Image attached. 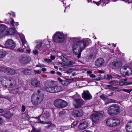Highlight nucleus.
I'll return each mask as SVG.
<instances>
[{"mask_svg":"<svg viewBox=\"0 0 132 132\" xmlns=\"http://www.w3.org/2000/svg\"><path fill=\"white\" fill-rule=\"evenodd\" d=\"M65 113V111H64L60 112L59 113V117L62 116Z\"/></svg>","mask_w":132,"mask_h":132,"instance_id":"36","label":"nucleus"},{"mask_svg":"<svg viewBox=\"0 0 132 132\" xmlns=\"http://www.w3.org/2000/svg\"><path fill=\"white\" fill-rule=\"evenodd\" d=\"M87 73L88 74H90V75L92 74V72L90 71L89 70L87 71Z\"/></svg>","mask_w":132,"mask_h":132,"instance_id":"61","label":"nucleus"},{"mask_svg":"<svg viewBox=\"0 0 132 132\" xmlns=\"http://www.w3.org/2000/svg\"><path fill=\"white\" fill-rule=\"evenodd\" d=\"M5 122L4 120L0 117V125H2Z\"/></svg>","mask_w":132,"mask_h":132,"instance_id":"42","label":"nucleus"},{"mask_svg":"<svg viewBox=\"0 0 132 132\" xmlns=\"http://www.w3.org/2000/svg\"><path fill=\"white\" fill-rule=\"evenodd\" d=\"M105 63L103 59L100 58L97 59L95 62V64L96 66L100 67L103 65Z\"/></svg>","mask_w":132,"mask_h":132,"instance_id":"16","label":"nucleus"},{"mask_svg":"<svg viewBox=\"0 0 132 132\" xmlns=\"http://www.w3.org/2000/svg\"><path fill=\"white\" fill-rule=\"evenodd\" d=\"M50 114L48 113H44L42 115V118L43 120H46L47 119L49 116Z\"/></svg>","mask_w":132,"mask_h":132,"instance_id":"29","label":"nucleus"},{"mask_svg":"<svg viewBox=\"0 0 132 132\" xmlns=\"http://www.w3.org/2000/svg\"><path fill=\"white\" fill-rule=\"evenodd\" d=\"M1 81L2 82H9L10 81L13 82V79H9L5 77H2L0 78Z\"/></svg>","mask_w":132,"mask_h":132,"instance_id":"23","label":"nucleus"},{"mask_svg":"<svg viewBox=\"0 0 132 132\" xmlns=\"http://www.w3.org/2000/svg\"><path fill=\"white\" fill-rule=\"evenodd\" d=\"M19 35L22 42H24L26 40L24 35L21 33L19 34Z\"/></svg>","mask_w":132,"mask_h":132,"instance_id":"33","label":"nucleus"},{"mask_svg":"<svg viewBox=\"0 0 132 132\" xmlns=\"http://www.w3.org/2000/svg\"><path fill=\"white\" fill-rule=\"evenodd\" d=\"M50 41L48 40H45L43 42V44L45 45V46H44L45 48H48L50 47L51 45H50Z\"/></svg>","mask_w":132,"mask_h":132,"instance_id":"27","label":"nucleus"},{"mask_svg":"<svg viewBox=\"0 0 132 132\" xmlns=\"http://www.w3.org/2000/svg\"><path fill=\"white\" fill-rule=\"evenodd\" d=\"M106 0H101L100 1L98 2H96L93 1L94 3L96 4L98 6L100 4L102 6H104L105 5L106 3H108L106 2Z\"/></svg>","mask_w":132,"mask_h":132,"instance_id":"21","label":"nucleus"},{"mask_svg":"<svg viewBox=\"0 0 132 132\" xmlns=\"http://www.w3.org/2000/svg\"><path fill=\"white\" fill-rule=\"evenodd\" d=\"M120 72L123 76H129L131 74L132 70L131 68L129 67L125 66L120 68Z\"/></svg>","mask_w":132,"mask_h":132,"instance_id":"7","label":"nucleus"},{"mask_svg":"<svg viewBox=\"0 0 132 132\" xmlns=\"http://www.w3.org/2000/svg\"><path fill=\"white\" fill-rule=\"evenodd\" d=\"M82 97L85 100H89L92 98V96L89 91H84L82 94Z\"/></svg>","mask_w":132,"mask_h":132,"instance_id":"14","label":"nucleus"},{"mask_svg":"<svg viewBox=\"0 0 132 132\" xmlns=\"http://www.w3.org/2000/svg\"><path fill=\"white\" fill-rule=\"evenodd\" d=\"M72 1V0H71ZM69 0H63V3L64 4L65 3V4L66 5V4L67 3L68 4H69V5H70L69 4V3H68Z\"/></svg>","mask_w":132,"mask_h":132,"instance_id":"50","label":"nucleus"},{"mask_svg":"<svg viewBox=\"0 0 132 132\" xmlns=\"http://www.w3.org/2000/svg\"><path fill=\"white\" fill-rule=\"evenodd\" d=\"M37 49L35 48L34 50L33 51V53L35 55H37L38 54V52Z\"/></svg>","mask_w":132,"mask_h":132,"instance_id":"39","label":"nucleus"},{"mask_svg":"<svg viewBox=\"0 0 132 132\" xmlns=\"http://www.w3.org/2000/svg\"><path fill=\"white\" fill-rule=\"evenodd\" d=\"M98 73H104V71L103 70H98Z\"/></svg>","mask_w":132,"mask_h":132,"instance_id":"56","label":"nucleus"},{"mask_svg":"<svg viewBox=\"0 0 132 132\" xmlns=\"http://www.w3.org/2000/svg\"><path fill=\"white\" fill-rule=\"evenodd\" d=\"M41 130L40 128L36 129L34 127H33L31 132H40Z\"/></svg>","mask_w":132,"mask_h":132,"instance_id":"34","label":"nucleus"},{"mask_svg":"<svg viewBox=\"0 0 132 132\" xmlns=\"http://www.w3.org/2000/svg\"><path fill=\"white\" fill-rule=\"evenodd\" d=\"M22 109L21 110V111L22 112H24L26 108V106L24 105H22Z\"/></svg>","mask_w":132,"mask_h":132,"instance_id":"46","label":"nucleus"},{"mask_svg":"<svg viewBox=\"0 0 132 132\" xmlns=\"http://www.w3.org/2000/svg\"><path fill=\"white\" fill-rule=\"evenodd\" d=\"M37 67H43L45 66V65L43 64H39L38 65H37Z\"/></svg>","mask_w":132,"mask_h":132,"instance_id":"52","label":"nucleus"},{"mask_svg":"<svg viewBox=\"0 0 132 132\" xmlns=\"http://www.w3.org/2000/svg\"><path fill=\"white\" fill-rule=\"evenodd\" d=\"M120 109L118 104H113L108 109V112L111 116H113L120 113Z\"/></svg>","mask_w":132,"mask_h":132,"instance_id":"4","label":"nucleus"},{"mask_svg":"<svg viewBox=\"0 0 132 132\" xmlns=\"http://www.w3.org/2000/svg\"><path fill=\"white\" fill-rule=\"evenodd\" d=\"M84 103V101L82 99H76L74 101L73 105L76 108H78L82 106Z\"/></svg>","mask_w":132,"mask_h":132,"instance_id":"11","label":"nucleus"},{"mask_svg":"<svg viewBox=\"0 0 132 132\" xmlns=\"http://www.w3.org/2000/svg\"><path fill=\"white\" fill-rule=\"evenodd\" d=\"M46 69L44 68H42V70L43 71H46Z\"/></svg>","mask_w":132,"mask_h":132,"instance_id":"64","label":"nucleus"},{"mask_svg":"<svg viewBox=\"0 0 132 132\" xmlns=\"http://www.w3.org/2000/svg\"><path fill=\"white\" fill-rule=\"evenodd\" d=\"M112 78V76L110 75H107V77L106 78V79L108 80H110Z\"/></svg>","mask_w":132,"mask_h":132,"instance_id":"47","label":"nucleus"},{"mask_svg":"<svg viewBox=\"0 0 132 132\" xmlns=\"http://www.w3.org/2000/svg\"><path fill=\"white\" fill-rule=\"evenodd\" d=\"M100 98L103 99L105 101H106L107 99V98L105 97L103 94H102L100 96Z\"/></svg>","mask_w":132,"mask_h":132,"instance_id":"41","label":"nucleus"},{"mask_svg":"<svg viewBox=\"0 0 132 132\" xmlns=\"http://www.w3.org/2000/svg\"><path fill=\"white\" fill-rule=\"evenodd\" d=\"M102 114L99 112H96L91 115L90 116L92 121L96 123L98 122L103 117Z\"/></svg>","mask_w":132,"mask_h":132,"instance_id":"8","label":"nucleus"},{"mask_svg":"<svg viewBox=\"0 0 132 132\" xmlns=\"http://www.w3.org/2000/svg\"><path fill=\"white\" fill-rule=\"evenodd\" d=\"M10 14V15H12V16H13L14 17L15 16V13H14V12H11L10 13H9L8 14H7V15H8V14Z\"/></svg>","mask_w":132,"mask_h":132,"instance_id":"49","label":"nucleus"},{"mask_svg":"<svg viewBox=\"0 0 132 132\" xmlns=\"http://www.w3.org/2000/svg\"><path fill=\"white\" fill-rule=\"evenodd\" d=\"M69 83H61V84L62 86H67Z\"/></svg>","mask_w":132,"mask_h":132,"instance_id":"57","label":"nucleus"},{"mask_svg":"<svg viewBox=\"0 0 132 132\" xmlns=\"http://www.w3.org/2000/svg\"><path fill=\"white\" fill-rule=\"evenodd\" d=\"M61 57L62 60L64 62H67V60L66 57H64L63 56H62Z\"/></svg>","mask_w":132,"mask_h":132,"instance_id":"45","label":"nucleus"},{"mask_svg":"<svg viewBox=\"0 0 132 132\" xmlns=\"http://www.w3.org/2000/svg\"><path fill=\"white\" fill-rule=\"evenodd\" d=\"M5 46L6 48L12 49L15 47V43L12 40L9 39L6 41Z\"/></svg>","mask_w":132,"mask_h":132,"instance_id":"10","label":"nucleus"},{"mask_svg":"<svg viewBox=\"0 0 132 132\" xmlns=\"http://www.w3.org/2000/svg\"><path fill=\"white\" fill-rule=\"evenodd\" d=\"M73 62L72 61H70L69 62V65H72L73 64Z\"/></svg>","mask_w":132,"mask_h":132,"instance_id":"58","label":"nucleus"},{"mask_svg":"<svg viewBox=\"0 0 132 132\" xmlns=\"http://www.w3.org/2000/svg\"><path fill=\"white\" fill-rule=\"evenodd\" d=\"M57 79L60 82H62L63 81L60 78H58Z\"/></svg>","mask_w":132,"mask_h":132,"instance_id":"62","label":"nucleus"},{"mask_svg":"<svg viewBox=\"0 0 132 132\" xmlns=\"http://www.w3.org/2000/svg\"><path fill=\"white\" fill-rule=\"evenodd\" d=\"M54 88L55 93L60 92L63 90V88L62 85H56L55 86H54Z\"/></svg>","mask_w":132,"mask_h":132,"instance_id":"19","label":"nucleus"},{"mask_svg":"<svg viewBox=\"0 0 132 132\" xmlns=\"http://www.w3.org/2000/svg\"><path fill=\"white\" fill-rule=\"evenodd\" d=\"M25 51V50L22 48H19L18 50V51L21 52H24Z\"/></svg>","mask_w":132,"mask_h":132,"instance_id":"53","label":"nucleus"},{"mask_svg":"<svg viewBox=\"0 0 132 132\" xmlns=\"http://www.w3.org/2000/svg\"><path fill=\"white\" fill-rule=\"evenodd\" d=\"M31 85L34 87H37L40 85V83H31Z\"/></svg>","mask_w":132,"mask_h":132,"instance_id":"37","label":"nucleus"},{"mask_svg":"<svg viewBox=\"0 0 132 132\" xmlns=\"http://www.w3.org/2000/svg\"><path fill=\"white\" fill-rule=\"evenodd\" d=\"M88 123L86 121L81 122L80 123L78 127L80 129L83 130L86 128L88 126Z\"/></svg>","mask_w":132,"mask_h":132,"instance_id":"17","label":"nucleus"},{"mask_svg":"<svg viewBox=\"0 0 132 132\" xmlns=\"http://www.w3.org/2000/svg\"><path fill=\"white\" fill-rule=\"evenodd\" d=\"M22 48L24 49H28L29 48V46L28 44V43L25 40L24 42H22Z\"/></svg>","mask_w":132,"mask_h":132,"instance_id":"28","label":"nucleus"},{"mask_svg":"<svg viewBox=\"0 0 132 132\" xmlns=\"http://www.w3.org/2000/svg\"><path fill=\"white\" fill-rule=\"evenodd\" d=\"M28 59H30V57L25 55H21L19 58V60L21 63L26 64L29 62Z\"/></svg>","mask_w":132,"mask_h":132,"instance_id":"13","label":"nucleus"},{"mask_svg":"<svg viewBox=\"0 0 132 132\" xmlns=\"http://www.w3.org/2000/svg\"><path fill=\"white\" fill-rule=\"evenodd\" d=\"M1 116L5 117L7 119H10L12 116L13 114L10 111H6L1 114Z\"/></svg>","mask_w":132,"mask_h":132,"instance_id":"18","label":"nucleus"},{"mask_svg":"<svg viewBox=\"0 0 132 132\" xmlns=\"http://www.w3.org/2000/svg\"><path fill=\"white\" fill-rule=\"evenodd\" d=\"M44 61L46 62L49 63L50 62H52V60L50 59H44Z\"/></svg>","mask_w":132,"mask_h":132,"instance_id":"48","label":"nucleus"},{"mask_svg":"<svg viewBox=\"0 0 132 132\" xmlns=\"http://www.w3.org/2000/svg\"><path fill=\"white\" fill-rule=\"evenodd\" d=\"M6 52L5 51L0 50V58L4 57L6 54Z\"/></svg>","mask_w":132,"mask_h":132,"instance_id":"32","label":"nucleus"},{"mask_svg":"<svg viewBox=\"0 0 132 132\" xmlns=\"http://www.w3.org/2000/svg\"><path fill=\"white\" fill-rule=\"evenodd\" d=\"M131 84H132V83H119V85L122 86L125 85H128Z\"/></svg>","mask_w":132,"mask_h":132,"instance_id":"38","label":"nucleus"},{"mask_svg":"<svg viewBox=\"0 0 132 132\" xmlns=\"http://www.w3.org/2000/svg\"><path fill=\"white\" fill-rule=\"evenodd\" d=\"M89 76L91 78H94V80H100V79L98 78L97 77L95 78L96 77V76H95V75L94 74H91L89 75Z\"/></svg>","mask_w":132,"mask_h":132,"instance_id":"35","label":"nucleus"},{"mask_svg":"<svg viewBox=\"0 0 132 132\" xmlns=\"http://www.w3.org/2000/svg\"><path fill=\"white\" fill-rule=\"evenodd\" d=\"M54 106L59 108H63L67 106L68 102L61 99H58L55 100L53 102Z\"/></svg>","mask_w":132,"mask_h":132,"instance_id":"6","label":"nucleus"},{"mask_svg":"<svg viewBox=\"0 0 132 132\" xmlns=\"http://www.w3.org/2000/svg\"><path fill=\"white\" fill-rule=\"evenodd\" d=\"M106 100V101L105 103V105H106L111 103H115L116 102L115 100L111 99H107Z\"/></svg>","mask_w":132,"mask_h":132,"instance_id":"31","label":"nucleus"},{"mask_svg":"<svg viewBox=\"0 0 132 132\" xmlns=\"http://www.w3.org/2000/svg\"><path fill=\"white\" fill-rule=\"evenodd\" d=\"M46 91L48 92L54 93L55 91L54 90L53 84L52 85V86L47 87L46 88Z\"/></svg>","mask_w":132,"mask_h":132,"instance_id":"22","label":"nucleus"},{"mask_svg":"<svg viewBox=\"0 0 132 132\" xmlns=\"http://www.w3.org/2000/svg\"><path fill=\"white\" fill-rule=\"evenodd\" d=\"M123 60L122 62L116 61L113 62L110 64V66L111 68L114 69H118L121 67L122 65V63L125 62Z\"/></svg>","mask_w":132,"mask_h":132,"instance_id":"9","label":"nucleus"},{"mask_svg":"<svg viewBox=\"0 0 132 132\" xmlns=\"http://www.w3.org/2000/svg\"><path fill=\"white\" fill-rule=\"evenodd\" d=\"M127 80V79L125 78L124 79H122L121 81L119 82H124V81H126Z\"/></svg>","mask_w":132,"mask_h":132,"instance_id":"55","label":"nucleus"},{"mask_svg":"<svg viewBox=\"0 0 132 132\" xmlns=\"http://www.w3.org/2000/svg\"><path fill=\"white\" fill-rule=\"evenodd\" d=\"M72 115L75 117L82 116L83 114V111L81 110H73L71 112Z\"/></svg>","mask_w":132,"mask_h":132,"instance_id":"12","label":"nucleus"},{"mask_svg":"<svg viewBox=\"0 0 132 132\" xmlns=\"http://www.w3.org/2000/svg\"><path fill=\"white\" fill-rule=\"evenodd\" d=\"M111 132H120V131L119 130H115L112 131Z\"/></svg>","mask_w":132,"mask_h":132,"instance_id":"60","label":"nucleus"},{"mask_svg":"<svg viewBox=\"0 0 132 132\" xmlns=\"http://www.w3.org/2000/svg\"><path fill=\"white\" fill-rule=\"evenodd\" d=\"M57 75L59 76H61L62 75L61 73L60 72H57Z\"/></svg>","mask_w":132,"mask_h":132,"instance_id":"63","label":"nucleus"},{"mask_svg":"<svg viewBox=\"0 0 132 132\" xmlns=\"http://www.w3.org/2000/svg\"><path fill=\"white\" fill-rule=\"evenodd\" d=\"M112 125V127L117 126L119 125L120 124L119 120L118 119H115L113 118V122Z\"/></svg>","mask_w":132,"mask_h":132,"instance_id":"24","label":"nucleus"},{"mask_svg":"<svg viewBox=\"0 0 132 132\" xmlns=\"http://www.w3.org/2000/svg\"><path fill=\"white\" fill-rule=\"evenodd\" d=\"M40 123H47V124H50L51 122L50 121L49 122H44L43 121H40L39 122Z\"/></svg>","mask_w":132,"mask_h":132,"instance_id":"51","label":"nucleus"},{"mask_svg":"<svg viewBox=\"0 0 132 132\" xmlns=\"http://www.w3.org/2000/svg\"><path fill=\"white\" fill-rule=\"evenodd\" d=\"M31 72V70L29 69H26L23 71V73L26 75H30Z\"/></svg>","mask_w":132,"mask_h":132,"instance_id":"30","label":"nucleus"},{"mask_svg":"<svg viewBox=\"0 0 132 132\" xmlns=\"http://www.w3.org/2000/svg\"><path fill=\"white\" fill-rule=\"evenodd\" d=\"M42 45V44L41 43H40L37 44L35 48V49H38L41 47Z\"/></svg>","mask_w":132,"mask_h":132,"instance_id":"44","label":"nucleus"},{"mask_svg":"<svg viewBox=\"0 0 132 132\" xmlns=\"http://www.w3.org/2000/svg\"><path fill=\"white\" fill-rule=\"evenodd\" d=\"M43 92L39 90H37L36 94H33L31 97V101L34 105H39L43 101L44 97Z\"/></svg>","mask_w":132,"mask_h":132,"instance_id":"3","label":"nucleus"},{"mask_svg":"<svg viewBox=\"0 0 132 132\" xmlns=\"http://www.w3.org/2000/svg\"><path fill=\"white\" fill-rule=\"evenodd\" d=\"M65 35L63 32L57 31L53 35L52 38L54 42L60 43L64 41Z\"/></svg>","mask_w":132,"mask_h":132,"instance_id":"5","label":"nucleus"},{"mask_svg":"<svg viewBox=\"0 0 132 132\" xmlns=\"http://www.w3.org/2000/svg\"><path fill=\"white\" fill-rule=\"evenodd\" d=\"M34 71L37 74H40L41 72V71L40 70H35Z\"/></svg>","mask_w":132,"mask_h":132,"instance_id":"54","label":"nucleus"},{"mask_svg":"<svg viewBox=\"0 0 132 132\" xmlns=\"http://www.w3.org/2000/svg\"><path fill=\"white\" fill-rule=\"evenodd\" d=\"M10 21L9 25L10 27H13L9 28L7 29V26L3 24H0V32H1L0 38L5 36H11L16 33L17 31L14 28L19 25L18 23L15 22L12 18L11 19Z\"/></svg>","mask_w":132,"mask_h":132,"instance_id":"2","label":"nucleus"},{"mask_svg":"<svg viewBox=\"0 0 132 132\" xmlns=\"http://www.w3.org/2000/svg\"><path fill=\"white\" fill-rule=\"evenodd\" d=\"M126 129L128 132H132V121L129 122L127 123Z\"/></svg>","mask_w":132,"mask_h":132,"instance_id":"20","label":"nucleus"},{"mask_svg":"<svg viewBox=\"0 0 132 132\" xmlns=\"http://www.w3.org/2000/svg\"><path fill=\"white\" fill-rule=\"evenodd\" d=\"M0 71L4 72L8 74H14L15 73L14 70L9 68H0Z\"/></svg>","mask_w":132,"mask_h":132,"instance_id":"15","label":"nucleus"},{"mask_svg":"<svg viewBox=\"0 0 132 132\" xmlns=\"http://www.w3.org/2000/svg\"><path fill=\"white\" fill-rule=\"evenodd\" d=\"M51 60H53L55 59V57L54 56L52 55L51 56Z\"/></svg>","mask_w":132,"mask_h":132,"instance_id":"59","label":"nucleus"},{"mask_svg":"<svg viewBox=\"0 0 132 132\" xmlns=\"http://www.w3.org/2000/svg\"><path fill=\"white\" fill-rule=\"evenodd\" d=\"M81 37L71 38V40L74 43L72 44V49L73 53L77 55L78 58L81 56V53L87 47L85 42L89 43H91V40L89 39L85 38L81 40Z\"/></svg>","mask_w":132,"mask_h":132,"instance_id":"1","label":"nucleus"},{"mask_svg":"<svg viewBox=\"0 0 132 132\" xmlns=\"http://www.w3.org/2000/svg\"><path fill=\"white\" fill-rule=\"evenodd\" d=\"M122 90L125 91V92L128 93H130V92L132 91V89H131L129 90V89H122Z\"/></svg>","mask_w":132,"mask_h":132,"instance_id":"43","label":"nucleus"},{"mask_svg":"<svg viewBox=\"0 0 132 132\" xmlns=\"http://www.w3.org/2000/svg\"><path fill=\"white\" fill-rule=\"evenodd\" d=\"M113 118H110L107 120L106 122V123L108 126L112 127V125L113 122Z\"/></svg>","mask_w":132,"mask_h":132,"instance_id":"25","label":"nucleus"},{"mask_svg":"<svg viewBox=\"0 0 132 132\" xmlns=\"http://www.w3.org/2000/svg\"><path fill=\"white\" fill-rule=\"evenodd\" d=\"M4 84L3 83V86L7 88H12L15 85V84H13L12 83H4Z\"/></svg>","mask_w":132,"mask_h":132,"instance_id":"26","label":"nucleus"},{"mask_svg":"<svg viewBox=\"0 0 132 132\" xmlns=\"http://www.w3.org/2000/svg\"><path fill=\"white\" fill-rule=\"evenodd\" d=\"M109 88L113 91H118V89L116 87H112L111 88Z\"/></svg>","mask_w":132,"mask_h":132,"instance_id":"40","label":"nucleus"}]
</instances>
